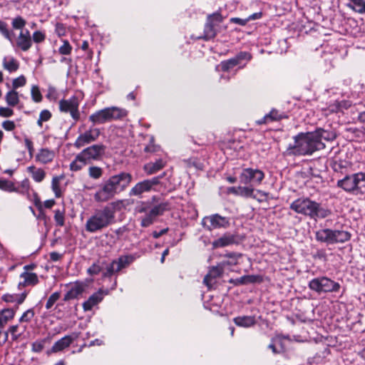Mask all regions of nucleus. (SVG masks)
<instances>
[{
    "instance_id": "nucleus-1",
    "label": "nucleus",
    "mask_w": 365,
    "mask_h": 365,
    "mask_svg": "<svg viewBox=\"0 0 365 365\" xmlns=\"http://www.w3.org/2000/svg\"><path fill=\"white\" fill-rule=\"evenodd\" d=\"M294 140V144H290L286 150L287 155H311L325 148L324 143L317 140L313 131L299 133Z\"/></svg>"
},
{
    "instance_id": "nucleus-2",
    "label": "nucleus",
    "mask_w": 365,
    "mask_h": 365,
    "mask_svg": "<svg viewBox=\"0 0 365 365\" xmlns=\"http://www.w3.org/2000/svg\"><path fill=\"white\" fill-rule=\"evenodd\" d=\"M295 212L312 219L325 218L331 215L329 209L308 197H300L293 201L289 206Z\"/></svg>"
},
{
    "instance_id": "nucleus-3",
    "label": "nucleus",
    "mask_w": 365,
    "mask_h": 365,
    "mask_svg": "<svg viewBox=\"0 0 365 365\" xmlns=\"http://www.w3.org/2000/svg\"><path fill=\"white\" fill-rule=\"evenodd\" d=\"M168 202H164L152 207L150 202L140 201L135 206L134 212L143 214L139 217L138 220L141 227H148L155 222L158 216L162 215L168 209Z\"/></svg>"
},
{
    "instance_id": "nucleus-4",
    "label": "nucleus",
    "mask_w": 365,
    "mask_h": 365,
    "mask_svg": "<svg viewBox=\"0 0 365 365\" xmlns=\"http://www.w3.org/2000/svg\"><path fill=\"white\" fill-rule=\"evenodd\" d=\"M115 215L110 206L96 210L87 220L85 227L86 231L94 233L102 230L115 222Z\"/></svg>"
},
{
    "instance_id": "nucleus-5",
    "label": "nucleus",
    "mask_w": 365,
    "mask_h": 365,
    "mask_svg": "<svg viewBox=\"0 0 365 365\" xmlns=\"http://www.w3.org/2000/svg\"><path fill=\"white\" fill-rule=\"evenodd\" d=\"M351 235L349 232L342 230H332L329 228L320 229L315 232L317 241L333 245L344 243L351 239Z\"/></svg>"
},
{
    "instance_id": "nucleus-6",
    "label": "nucleus",
    "mask_w": 365,
    "mask_h": 365,
    "mask_svg": "<svg viewBox=\"0 0 365 365\" xmlns=\"http://www.w3.org/2000/svg\"><path fill=\"white\" fill-rule=\"evenodd\" d=\"M309 288L317 294L337 292L341 288L336 282L327 277H318L311 279L308 284Z\"/></svg>"
},
{
    "instance_id": "nucleus-7",
    "label": "nucleus",
    "mask_w": 365,
    "mask_h": 365,
    "mask_svg": "<svg viewBox=\"0 0 365 365\" xmlns=\"http://www.w3.org/2000/svg\"><path fill=\"white\" fill-rule=\"evenodd\" d=\"M83 98L81 94H76L68 99H62L59 101V110L63 113H69L76 122L80 119L81 113L79 106Z\"/></svg>"
},
{
    "instance_id": "nucleus-8",
    "label": "nucleus",
    "mask_w": 365,
    "mask_h": 365,
    "mask_svg": "<svg viewBox=\"0 0 365 365\" xmlns=\"http://www.w3.org/2000/svg\"><path fill=\"white\" fill-rule=\"evenodd\" d=\"M363 181H365V173L360 172L346 175L337 181V186L347 192L359 194L362 192L359 185Z\"/></svg>"
},
{
    "instance_id": "nucleus-9",
    "label": "nucleus",
    "mask_w": 365,
    "mask_h": 365,
    "mask_svg": "<svg viewBox=\"0 0 365 365\" xmlns=\"http://www.w3.org/2000/svg\"><path fill=\"white\" fill-rule=\"evenodd\" d=\"M264 173L262 170L247 168L242 169L239 179L242 184L250 185L253 187L259 185L264 180Z\"/></svg>"
},
{
    "instance_id": "nucleus-10",
    "label": "nucleus",
    "mask_w": 365,
    "mask_h": 365,
    "mask_svg": "<svg viewBox=\"0 0 365 365\" xmlns=\"http://www.w3.org/2000/svg\"><path fill=\"white\" fill-rule=\"evenodd\" d=\"M162 176L154 177L151 179L144 180L136 183L129 191V196L142 197L144 192H148L154 189V186L160 183Z\"/></svg>"
},
{
    "instance_id": "nucleus-11",
    "label": "nucleus",
    "mask_w": 365,
    "mask_h": 365,
    "mask_svg": "<svg viewBox=\"0 0 365 365\" xmlns=\"http://www.w3.org/2000/svg\"><path fill=\"white\" fill-rule=\"evenodd\" d=\"M202 225L206 230L211 231L215 229L227 228L230 223L228 217L214 214L205 217Z\"/></svg>"
},
{
    "instance_id": "nucleus-12",
    "label": "nucleus",
    "mask_w": 365,
    "mask_h": 365,
    "mask_svg": "<svg viewBox=\"0 0 365 365\" xmlns=\"http://www.w3.org/2000/svg\"><path fill=\"white\" fill-rule=\"evenodd\" d=\"M132 175L125 172H121L117 175L110 176L107 180L118 194L124 191L132 182Z\"/></svg>"
},
{
    "instance_id": "nucleus-13",
    "label": "nucleus",
    "mask_w": 365,
    "mask_h": 365,
    "mask_svg": "<svg viewBox=\"0 0 365 365\" xmlns=\"http://www.w3.org/2000/svg\"><path fill=\"white\" fill-rule=\"evenodd\" d=\"M222 21V15L218 12L209 15L204 29L203 38L205 40L213 38L217 34L216 27Z\"/></svg>"
},
{
    "instance_id": "nucleus-14",
    "label": "nucleus",
    "mask_w": 365,
    "mask_h": 365,
    "mask_svg": "<svg viewBox=\"0 0 365 365\" xmlns=\"http://www.w3.org/2000/svg\"><path fill=\"white\" fill-rule=\"evenodd\" d=\"M106 147L102 144H96L83 149L80 153V158L89 163L98 160L104 153Z\"/></svg>"
},
{
    "instance_id": "nucleus-15",
    "label": "nucleus",
    "mask_w": 365,
    "mask_h": 365,
    "mask_svg": "<svg viewBox=\"0 0 365 365\" xmlns=\"http://www.w3.org/2000/svg\"><path fill=\"white\" fill-rule=\"evenodd\" d=\"M100 134L101 130L99 128L91 126L88 130L78 136L73 145L76 148H81L96 140Z\"/></svg>"
},
{
    "instance_id": "nucleus-16",
    "label": "nucleus",
    "mask_w": 365,
    "mask_h": 365,
    "mask_svg": "<svg viewBox=\"0 0 365 365\" xmlns=\"http://www.w3.org/2000/svg\"><path fill=\"white\" fill-rule=\"evenodd\" d=\"M118 193L110 182L106 180L94 195V199L98 202H105L113 198Z\"/></svg>"
},
{
    "instance_id": "nucleus-17",
    "label": "nucleus",
    "mask_w": 365,
    "mask_h": 365,
    "mask_svg": "<svg viewBox=\"0 0 365 365\" xmlns=\"http://www.w3.org/2000/svg\"><path fill=\"white\" fill-rule=\"evenodd\" d=\"M78 337V334L73 333L71 335H66L56 341L51 347V351L57 353L64 350L66 348L70 346V345Z\"/></svg>"
},
{
    "instance_id": "nucleus-18",
    "label": "nucleus",
    "mask_w": 365,
    "mask_h": 365,
    "mask_svg": "<svg viewBox=\"0 0 365 365\" xmlns=\"http://www.w3.org/2000/svg\"><path fill=\"white\" fill-rule=\"evenodd\" d=\"M237 236L230 232H225L220 237L212 242L213 249L227 247L234 244H237Z\"/></svg>"
},
{
    "instance_id": "nucleus-19",
    "label": "nucleus",
    "mask_w": 365,
    "mask_h": 365,
    "mask_svg": "<svg viewBox=\"0 0 365 365\" xmlns=\"http://www.w3.org/2000/svg\"><path fill=\"white\" fill-rule=\"evenodd\" d=\"M16 45L23 51H27L32 46V39L29 30H21L16 41Z\"/></svg>"
},
{
    "instance_id": "nucleus-20",
    "label": "nucleus",
    "mask_w": 365,
    "mask_h": 365,
    "mask_svg": "<svg viewBox=\"0 0 365 365\" xmlns=\"http://www.w3.org/2000/svg\"><path fill=\"white\" fill-rule=\"evenodd\" d=\"M288 115L286 113L279 111L276 109H272L271 111L266 114L263 118L257 120L258 125L267 124L273 121H279L282 119L287 118Z\"/></svg>"
},
{
    "instance_id": "nucleus-21",
    "label": "nucleus",
    "mask_w": 365,
    "mask_h": 365,
    "mask_svg": "<svg viewBox=\"0 0 365 365\" xmlns=\"http://www.w3.org/2000/svg\"><path fill=\"white\" fill-rule=\"evenodd\" d=\"M20 279L21 280L18 284V288L19 289L25 287L35 286L38 283L37 274L30 272L24 271L20 274Z\"/></svg>"
},
{
    "instance_id": "nucleus-22",
    "label": "nucleus",
    "mask_w": 365,
    "mask_h": 365,
    "mask_svg": "<svg viewBox=\"0 0 365 365\" xmlns=\"http://www.w3.org/2000/svg\"><path fill=\"white\" fill-rule=\"evenodd\" d=\"M89 120L93 125L103 124L106 122H110V115L108 108L99 110L93 113L89 116Z\"/></svg>"
},
{
    "instance_id": "nucleus-23",
    "label": "nucleus",
    "mask_w": 365,
    "mask_h": 365,
    "mask_svg": "<svg viewBox=\"0 0 365 365\" xmlns=\"http://www.w3.org/2000/svg\"><path fill=\"white\" fill-rule=\"evenodd\" d=\"M224 270V267L222 263L219 264L216 267H213L209 272V273L204 278V283L208 287H210L212 285L215 283V281H213L216 277H220Z\"/></svg>"
},
{
    "instance_id": "nucleus-24",
    "label": "nucleus",
    "mask_w": 365,
    "mask_h": 365,
    "mask_svg": "<svg viewBox=\"0 0 365 365\" xmlns=\"http://www.w3.org/2000/svg\"><path fill=\"white\" fill-rule=\"evenodd\" d=\"M86 285L82 282H76L71 285L70 289L65 294L64 299L70 300L76 299L85 291Z\"/></svg>"
},
{
    "instance_id": "nucleus-25",
    "label": "nucleus",
    "mask_w": 365,
    "mask_h": 365,
    "mask_svg": "<svg viewBox=\"0 0 365 365\" xmlns=\"http://www.w3.org/2000/svg\"><path fill=\"white\" fill-rule=\"evenodd\" d=\"M316 139L323 142V140L329 142L333 141L336 138V134L334 130H325L322 128H317L313 131Z\"/></svg>"
},
{
    "instance_id": "nucleus-26",
    "label": "nucleus",
    "mask_w": 365,
    "mask_h": 365,
    "mask_svg": "<svg viewBox=\"0 0 365 365\" xmlns=\"http://www.w3.org/2000/svg\"><path fill=\"white\" fill-rule=\"evenodd\" d=\"M254 188L251 185L231 187L228 188V192L235 195L243 197H255L253 196Z\"/></svg>"
},
{
    "instance_id": "nucleus-27",
    "label": "nucleus",
    "mask_w": 365,
    "mask_h": 365,
    "mask_svg": "<svg viewBox=\"0 0 365 365\" xmlns=\"http://www.w3.org/2000/svg\"><path fill=\"white\" fill-rule=\"evenodd\" d=\"M55 152L48 148H41L36 155V161L41 164H47L53 161Z\"/></svg>"
},
{
    "instance_id": "nucleus-28",
    "label": "nucleus",
    "mask_w": 365,
    "mask_h": 365,
    "mask_svg": "<svg viewBox=\"0 0 365 365\" xmlns=\"http://www.w3.org/2000/svg\"><path fill=\"white\" fill-rule=\"evenodd\" d=\"M235 324L241 327L249 328L257 323L255 316H239L233 319Z\"/></svg>"
},
{
    "instance_id": "nucleus-29",
    "label": "nucleus",
    "mask_w": 365,
    "mask_h": 365,
    "mask_svg": "<svg viewBox=\"0 0 365 365\" xmlns=\"http://www.w3.org/2000/svg\"><path fill=\"white\" fill-rule=\"evenodd\" d=\"M165 165L163 160L158 159L155 162H150L144 165L143 170L148 175H152L163 169Z\"/></svg>"
},
{
    "instance_id": "nucleus-30",
    "label": "nucleus",
    "mask_w": 365,
    "mask_h": 365,
    "mask_svg": "<svg viewBox=\"0 0 365 365\" xmlns=\"http://www.w3.org/2000/svg\"><path fill=\"white\" fill-rule=\"evenodd\" d=\"M108 108L110 121L123 120L128 115V110L124 108L116 106L108 107Z\"/></svg>"
},
{
    "instance_id": "nucleus-31",
    "label": "nucleus",
    "mask_w": 365,
    "mask_h": 365,
    "mask_svg": "<svg viewBox=\"0 0 365 365\" xmlns=\"http://www.w3.org/2000/svg\"><path fill=\"white\" fill-rule=\"evenodd\" d=\"M103 299V294L101 292H96L92 294L87 301L83 303V308L84 311H90L92 308L101 302Z\"/></svg>"
},
{
    "instance_id": "nucleus-32",
    "label": "nucleus",
    "mask_w": 365,
    "mask_h": 365,
    "mask_svg": "<svg viewBox=\"0 0 365 365\" xmlns=\"http://www.w3.org/2000/svg\"><path fill=\"white\" fill-rule=\"evenodd\" d=\"M16 309L11 308L4 309L0 312V329L14 317Z\"/></svg>"
},
{
    "instance_id": "nucleus-33",
    "label": "nucleus",
    "mask_w": 365,
    "mask_h": 365,
    "mask_svg": "<svg viewBox=\"0 0 365 365\" xmlns=\"http://www.w3.org/2000/svg\"><path fill=\"white\" fill-rule=\"evenodd\" d=\"M3 67L9 73H13L18 70L19 64L14 57L6 56L3 59Z\"/></svg>"
},
{
    "instance_id": "nucleus-34",
    "label": "nucleus",
    "mask_w": 365,
    "mask_h": 365,
    "mask_svg": "<svg viewBox=\"0 0 365 365\" xmlns=\"http://www.w3.org/2000/svg\"><path fill=\"white\" fill-rule=\"evenodd\" d=\"M30 191V182L28 179H24L18 185H14V190L13 192L29 197Z\"/></svg>"
},
{
    "instance_id": "nucleus-35",
    "label": "nucleus",
    "mask_w": 365,
    "mask_h": 365,
    "mask_svg": "<svg viewBox=\"0 0 365 365\" xmlns=\"http://www.w3.org/2000/svg\"><path fill=\"white\" fill-rule=\"evenodd\" d=\"M64 179V175H56L53 177L51 180V189L54 192L56 197H60L62 195V189L61 182Z\"/></svg>"
},
{
    "instance_id": "nucleus-36",
    "label": "nucleus",
    "mask_w": 365,
    "mask_h": 365,
    "mask_svg": "<svg viewBox=\"0 0 365 365\" xmlns=\"http://www.w3.org/2000/svg\"><path fill=\"white\" fill-rule=\"evenodd\" d=\"M28 172L31 174L33 180L36 182H41L46 177V172L42 168H37L35 166H29Z\"/></svg>"
},
{
    "instance_id": "nucleus-37",
    "label": "nucleus",
    "mask_w": 365,
    "mask_h": 365,
    "mask_svg": "<svg viewBox=\"0 0 365 365\" xmlns=\"http://www.w3.org/2000/svg\"><path fill=\"white\" fill-rule=\"evenodd\" d=\"M259 279V277L257 275H244L235 280H231L230 282H233L235 285H240L257 282Z\"/></svg>"
},
{
    "instance_id": "nucleus-38",
    "label": "nucleus",
    "mask_w": 365,
    "mask_h": 365,
    "mask_svg": "<svg viewBox=\"0 0 365 365\" xmlns=\"http://www.w3.org/2000/svg\"><path fill=\"white\" fill-rule=\"evenodd\" d=\"M133 202L129 199H123V200H118L110 203L109 205L111 209L114 210V214L115 211H120L123 209H125L128 206L130 205Z\"/></svg>"
},
{
    "instance_id": "nucleus-39",
    "label": "nucleus",
    "mask_w": 365,
    "mask_h": 365,
    "mask_svg": "<svg viewBox=\"0 0 365 365\" xmlns=\"http://www.w3.org/2000/svg\"><path fill=\"white\" fill-rule=\"evenodd\" d=\"M5 100L8 106L14 107L19 102V93L14 89L9 91L5 95Z\"/></svg>"
},
{
    "instance_id": "nucleus-40",
    "label": "nucleus",
    "mask_w": 365,
    "mask_h": 365,
    "mask_svg": "<svg viewBox=\"0 0 365 365\" xmlns=\"http://www.w3.org/2000/svg\"><path fill=\"white\" fill-rule=\"evenodd\" d=\"M236 60L234 58H230L226 61H222L219 65L216 66L217 71H228L237 66Z\"/></svg>"
},
{
    "instance_id": "nucleus-41",
    "label": "nucleus",
    "mask_w": 365,
    "mask_h": 365,
    "mask_svg": "<svg viewBox=\"0 0 365 365\" xmlns=\"http://www.w3.org/2000/svg\"><path fill=\"white\" fill-rule=\"evenodd\" d=\"M65 213L64 207L56 209L54 210V220L56 225L58 227H63L65 225Z\"/></svg>"
},
{
    "instance_id": "nucleus-42",
    "label": "nucleus",
    "mask_w": 365,
    "mask_h": 365,
    "mask_svg": "<svg viewBox=\"0 0 365 365\" xmlns=\"http://www.w3.org/2000/svg\"><path fill=\"white\" fill-rule=\"evenodd\" d=\"M133 260L131 256H121L118 259L114 260L116 262V269L120 271L122 269L128 266Z\"/></svg>"
},
{
    "instance_id": "nucleus-43",
    "label": "nucleus",
    "mask_w": 365,
    "mask_h": 365,
    "mask_svg": "<svg viewBox=\"0 0 365 365\" xmlns=\"http://www.w3.org/2000/svg\"><path fill=\"white\" fill-rule=\"evenodd\" d=\"M26 330V326L25 325H13L9 327V332L13 336V339H17L21 336Z\"/></svg>"
},
{
    "instance_id": "nucleus-44",
    "label": "nucleus",
    "mask_w": 365,
    "mask_h": 365,
    "mask_svg": "<svg viewBox=\"0 0 365 365\" xmlns=\"http://www.w3.org/2000/svg\"><path fill=\"white\" fill-rule=\"evenodd\" d=\"M80 153H78L75 159L70 164V169L72 171H78L82 169V168L86 165L87 163H86L85 160H83V159L80 158Z\"/></svg>"
},
{
    "instance_id": "nucleus-45",
    "label": "nucleus",
    "mask_w": 365,
    "mask_h": 365,
    "mask_svg": "<svg viewBox=\"0 0 365 365\" xmlns=\"http://www.w3.org/2000/svg\"><path fill=\"white\" fill-rule=\"evenodd\" d=\"M351 4L349 6L356 11L364 14L365 13V1L364 0H349Z\"/></svg>"
},
{
    "instance_id": "nucleus-46",
    "label": "nucleus",
    "mask_w": 365,
    "mask_h": 365,
    "mask_svg": "<svg viewBox=\"0 0 365 365\" xmlns=\"http://www.w3.org/2000/svg\"><path fill=\"white\" fill-rule=\"evenodd\" d=\"M0 32L11 43L14 42V33L9 31L7 24L4 21H0Z\"/></svg>"
},
{
    "instance_id": "nucleus-47",
    "label": "nucleus",
    "mask_w": 365,
    "mask_h": 365,
    "mask_svg": "<svg viewBox=\"0 0 365 365\" xmlns=\"http://www.w3.org/2000/svg\"><path fill=\"white\" fill-rule=\"evenodd\" d=\"M26 24V21L21 16H18L12 19L11 26L14 29L24 30V28Z\"/></svg>"
},
{
    "instance_id": "nucleus-48",
    "label": "nucleus",
    "mask_w": 365,
    "mask_h": 365,
    "mask_svg": "<svg viewBox=\"0 0 365 365\" xmlns=\"http://www.w3.org/2000/svg\"><path fill=\"white\" fill-rule=\"evenodd\" d=\"M0 189L11 192L14 190V183L10 180L0 178Z\"/></svg>"
},
{
    "instance_id": "nucleus-49",
    "label": "nucleus",
    "mask_w": 365,
    "mask_h": 365,
    "mask_svg": "<svg viewBox=\"0 0 365 365\" xmlns=\"http://www.w3.org/2000/svg\"><path fill=\"white\" fill-rule=\"evenodd\" d=\"M103 264L104 263H101L100 262L93 263L88 269V273L91 276L98 274V273H100V272H101L103 269Z\"/></svg>"
},
{
    "instance_id": "nucleus-50",
    "label": "nucleus",
    "mask_w": 365,
    "mask_h": 365,
    "mask_svg": "<svg viewBox=\"0 0 365 365\" xmlns=\"http://www.w3.org/2000/svg\"><path fill=\"white\" fill-rule=\"evenodd\" d=\"M103 175V170L100 167L91 166L88 168V175L93 179H99Z\"/></svg>"
},
{
    "instance_id": "nucleus-51",
    "label": "nucleus",
    "mask_w": 365,
    "mask_h": 365,
    "mask_svg": "<svg viewBox=\"0 0 365 365\" xmlns=\"http://www.w3.org/2000/svg\"><path fill=\"white\" fill-rule=\"evenodd\" d=\"M118 272L119 270L116 269V262L113 260L111 263L106 265V271L103 272V276L104 277H109Z\"/></svg>"
},
{
    "instance_id": "nucleus-52",
    "label": "nucleus",
    "mask_w": 365,
    "mask_h": 365,
    "mask_svg": "<svg viewBox=\"0 0 365 365\" xmlns=\"http://www.w3.org/2000/svg\"><path fill=\"white\" fill-rule=\"evenodd\" d=\"M51 112L48 110H43L39 114V118L37 120V124L39 126H42L43 122L49 120L51 119Z\"/></svg>"
},
{
    "instance_id": "nucleus-53",
    "label": "nucleus",
    "mask_w": 365,
    "mask_h": 365,
    "mask_svg": "<svg viewBox=\"0 0 365 365\" xmlns=\"http://www.w3.org/2000/svg\"><path fill=\"white\" fill-rule=\"evenodd\" d=\"M31 98L33 101L36 103H39L42 100V96L40 92L39 88L37 86H33L31 87Z\"/></svg>"
},
{
    "instance_id": "nucleus-54",
    "label": "nucleus",
    "mask_w": 365,
    "mask_h": 365,
    "mask_svg": "<svg viewBox=\"0 0 365 365\" xmlns=\"http://www.w3.org/2000/svg\"><path fill=\"white\" fill-rule=\"evenodd\" d=\"M34 317V311L33 309H27L20 317L19 322H29Z\"/></svg>"
},
{
    "instance_id": "nucleus-55",
    "label": "nucleus",
    "mask_w": 365,
    "mask_h": 365,
    "mask_svg": "<svg viewBox=\"0 0 365 365\" xmlns=\"http://www.w3.org/2000/svg\"><path fill=\"white\" fill-rule=\"evenodd\" d=\"M72 47L67 40L63 41V45L58 48L59 53L62 55H68L71 53Z\"/></svg>"
},
{
    "instance_id": "nucleus-56",
    "label": "nucleus",
    "mask_w": 365,
    "mask_h": 365,
    "mask_svg": "<svg viewBox=\"0 0 365 365\" xmlns=\"http://www.w3.org/2000/svg\"><path fill=\"white\" fill-rule=\"evenodd\" d=\"M282 339H289V336H277L275 338L272 339V343L268 346V348L272 349V352L274 354L279 353L280 351L277 350L276 349V344L278 342H280Z\"/></svg>"
},
{
    "instance_id": "nucleus-57",
    "label": "nucleus",
    "mask_w": 365,
    "mask_h": 365,
    "mask_svg": "<svg viewBox=\"0 0 365 365\" xmlns=\"http://www.w3.org/2000/svg\"><path fill=\"white\" fill-rule=\"evenodd\" d=\"M233 58L235 60H236L237 63L240 64L242 60H246L247 61H250L252 58V55L247 51H241Z\"/></svg>"
},
{
    "instance_id": "nucleus-58",
    "label": "nucleus",
    "mask_w": 365,
    "mask_h": 365,
    "mask_svg": "<svg viewBox=\"0 0 365 365\" xmlns=\"http://www.w3.org/2000/svg\"><path fill=\"white\" fill-rule=\"evenodd\" d=\"M60 298V293L59 292H53L48 299L46 304V308L47 309H51L53 305L56 303V302Z\"/></svg>"
},
{
    "instance_id": "nucleus-59",
    "label": "nucleus",
    "mask_w": 365,
    "mask_h": 365,
    "mask_svg": "<svg viewBox=\"0 0 365 365\" xmlns=\"http://www.w3.org/2000/svg\"><path fill=\"white\" fill-rule=\"evenodd\" d=\"M45 344V340L41 339V340H36L34 342L32 343L31 345V349L34 352H41Z\"/></svg>"
},
{
    "instance_id": "nucleus-60",
    "label": "nucleus",
    "mask_w": 365,
    "mask_h": 365,
    "mask_svg": "<svg viewBox=\"0 0 365 365\" xmlns=\"http://www.w3.org/2000/svg\"><path fill=\"white\" fill-rule=\"evenodd\" d=\"M58 97V93L55 87L49 86L48 88V92L46 98L49 101H56Z\"/></svg>"
},
{
    "instance_id": "nucleus-61",
    "label": "nucleus",
    "mask_w": 365,
    "mask_h": 365,
    "mask_svg": "<svg viewBox=\"0 0 365 365\" xmlns=\"http://www.w3.org/2000/svg\"><path fill=\"white\" fill-rule=\"evenodd\" d=\"M46 38V35L41 31H36L33 33L32 38L35 43H41Z\"/></svg>"
},
{
    "instance_id": "nucleus-62",
    "label": "nucleus",
    "mask_w": 365,
    "mask_h": 365,
    "mask_svg": "<svg viewBox=\"0 0 365 365\" xmlns=\"http://www.w3.org/2000/svg\"><path fill=\"white\" fill-rule=\"evenodd\" d=\"M26 80L24 76H21L14 79L13 83H12L14 90H15L19 87L24 86L26 84Z\"/></svg>"
},
{
    "instance_id": "nucleus-63",
    "label": "nucleus",
    "mask_w": 365,
    "mask_h": 365,
    "mask_svg": "<svg viewBox=\"0 0 365 365\" xmlns=\"http://www.w3.org/2000/svg\"><path fill=\"white\" fill-rule=\"evenodd\" d=\"M1 127L6 131H13L16 125L14 121L6 120L2 122Z\"/></svg>"
},
{
    "instance_id": "nucleus-64",
    "label": "nucleus",
    "mask_w": 365,
    "mask_h": 365,
    "mask_svg": "<svg viewBox=\"0 0 365 365\" xmlns=\"http://www.w3.org/2000/svg\"><path fill=\"white\" fill-rule=\"evenodd\" d=\"M325 111L327 112L326 113L327 115H328L329 113H332L340 112L338 101H336L334 103H330L328 106L327 108L325 110Z\"/></svg>"
}]
</instances>
